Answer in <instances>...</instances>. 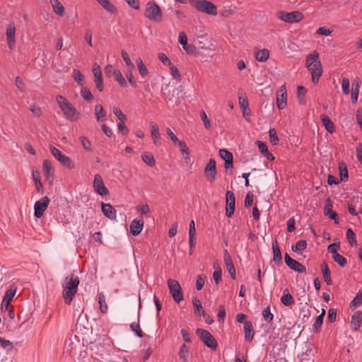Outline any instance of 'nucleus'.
I'll return each mask as SVG.
<instances>
[{"instance_id": "obj_1", "label": "nucleus", "mask_w": 362, "mask_h": 362, "mask_svg": "<svg viewBox=\"0 0 362 362\" xmlns=\"http://www.w3.org/2000/svg\"><path fill=\"white\" fill-rule=\"evenodd\" d=\"M79 278L72 274L66 276L62 283L63 297L66 304H70L77 292L79 284Z\"/></svg>"}, {"instance_id": "obj_2", "label": "nucleus", "mask_w": 362, "mask_h": 362, "mask_svg": "<svg viewBox=\"0 0 362 362\" xmlns=\"http://www.w3.org/2000/svg\"><path fill=\"white\" fill-rule=\"evenodd\" d=\"M305 66L312 74V81L317 83L322 74V67L317 51H313L307 56Z\"/></svg>"}, {"instance_id": "obj_3", "label": "nucleus", "mask_w": 362, "mask_h": 362, "mask_svg": "<svg viewBox=\"0 0 362 362\" xmlns=\"http://www.w3.org/2000/svg\"><path fill=\"white\" fill-rule=\"evenodd\" d=\"M56 100L66 119L69 121L78 119L80 113L64 96L57 95Z\"/></svg>"}, {"instance_id": "obj_4", "label": "nucleus", "mask_w": 362, "mask_h": 362, "mask_svg": "<svg viewBox=\"0 0 362 362\" xmlns=\"http://www.w3.org/2000/svg\"><path fill=\"white\" fill-rule=\"evenodd\" d=\"M189 5L195 8L197 11L210 15H217L216 6L208 0H188Z\"/></svg>"}, {"instance_id": "obj_5", "label": "nucleus", "mask_w": 362, "mask_h": 362, "mask_svg": "<svg viewBox=\"0 0 362 362\" xmlns=\"http://www.w3.org/2000/svg\"><path fill=\"white\" fill-rule=\"evenodd\" d=\"M144 16L150 21L160 22L162 21V12L160 7L154 2H148L144 12Z\"/></svg>"}, {"instance_id": "obj_6", "label": "nucleus", "mask_w": 362, "mask_h": 362, "mask_svg": "<svg viewBox=\"0 0 362 362\" xmlns=\"http://www.w3.org/2000/svg\"><path fill=\"white\" fill-rule=\"evenodd\" d=\"M276 17L286 23H294L300 21L303 18V15L302 13L297 11L290 13L279 11L276 13Z\"/></svg>"}, {"instance_id": "obj_7", "label": "nucleus", "mask_w": 362, "mask_h": 362, "mask_svg": "<svg viewBox=\"0 0 362 362\" xmlns=\"http://www.w3.org/2000/svg\"><path fill=\"white\" fill-rule=\"evenodd\" d=\"M196 333L199 335L201 341L209 348L212 350H216L217 348V341L211 334L203 329L198 328Z\"/></svg>"}, {"instance_id": "obj_8", "label": "nucleus", "mask_w": 362, "mask_h": 362, "mask_svg": "<svg viewBox=\"0 0 362 362\" xmlns=\"http://www.w3.org/2000/svg\"><path fill=\"white\" fill-rule=\"evenodd\" d=\"M168 286L174 300L177 303L182 301L183 300V295L181 286L178 281L170 279L168 280Z\"/></svg>"}, {"instance_id": "obj_9", "label": "nucleus", "mask_w": 362, "mask_h": 362, "mask_svg": "<svg viewBox=\"0 0 362 362\" xmlns=\"http://www.w3.org/2000/svg\"><path fill=\"white\" fill-rule=\"evenodd\" d=\"M50 151L54 157L57 159L63 165L69 169L74 168V163L70 158L63 154L59 149L54 146H50Z\"/></svg>"}, {"instance_id": "obj_10", "label": "nucleus", "mask_w": 362, "mask_h": 362, "mask_svg": "<svg viewBox=\"0 0 362 362\" xmlns=\"http://www.w3.org/2000/svg\"><path fill=\"white\" fill-rule=\"evenodd\" d=\"M204 173L209 182H213L216 180L217 171L216 160L214 159L211 158L209 160V163L204 168Z\"/></svg>"}, {"instance_id": "obj_11", "label": "nucleus", "mask_w": 362, "mask_h": 362, "mask_svg": "<svg viewBox=\"0 0 362 362\" xmlns=\"http://www.w3.org/2000/svg\"><path fill=\"white\" fill-rule=\"evenodd\" d=\"M93 187L95 192L101 196H106L109 194V191L105 186L103 178L100 174L95 175Z\"/></svg>"}, {"instance_id": "obj_12", "label": "nucleus", "mask_w": 362, "mask_h": 362, "mask_svg": "<svg viewBox=\"0 0 362 362\" xmlns=\"http://www.w3.org/2000/svg\"><path fill=\"white\" fill-rule=\"evenodd\" d=\"M49 203V199L47 197H44L35 202L34 209L36 218H40L43 215L45 211L48 207Z\"/></svg>"}, {"instance_id": "obj_13", "label": "nucleus", "mask_w": 362, "mask_h": 362, "mask_svg": "<svg viewBox=\"0 0 362 362\" xmlns=\"http://www.w3.org/2000/svg\"><path fill=\"white\" fill-rule=\"evenodd\" d=\"M226 215L228 217H231L235 211V198L234 193L232 191H227L226 194Z\"/></svg>"}, {"instance_id": "obj_14", "label": "nucleus", "mask_w": 362, "mask_h": 362, "mask_svg": "<svg viewBox=\"0 0 362 362\" xmlns=\"http://www.w3.org/2000/svg\"><path fill=\"white\" fill-rule=\"evenodd\" d=\"M285 263L292 270L299 273H305L306 268L298 261L292 259L287 253L285 255Z\"/></svg>"}, {"instance_id": "obj_15", "label": "nucleus", "mask_w": 362, "mask_h": 362, "mask_svg": "<svg viewBox=\"0 0 362 362\" xmlns=\"http://www.w3.org/2000/svg\"><path fill=\"white\" fill-rule=\"evenodd\" d=\"M287 92L286 85H282L276 94V106L279 110H283L286 105Z\"/></svg>"}, {"instance_id": "obj_16", "label": "nucleus", "mask_w": 362, "mask_h": 362, "mask_svg": "<svg viewBox=\"0 0 362 362\" xmlns=\"http://www.w3.org/2000/svg\"><path fill=\"white\" fill-rule=\"evenodd\" d=\"M93 73L95 77V83L97 89L101 92L103 90V80L102 78V72L100 66L95 64L93 66Z\"/></svg>"}, {"instance_id": "obj_17", "label": "nucleus", "mask_w": 362, "mask_h": 362, "mask_svg": "<svg viewBox=\"0 0 362 362\" xmlns=\"http://www.w3.org/2000/svg\"><path fill=\"white\" fill-rule=\"evenodd\" d=\"M179 42L182 45L184 50L188 54H193L196 47L194 45L187 44V37L184 32H180L178 37Z\"/></svg>"}, {"instance_id": "obj_18", "label": "nucleus", "mask_w": 362, "mask_h": 362, "mask_svg": "<svg viewBox=\"0 0 362 362\" xmlns=\"http://www.w3.org/2000/svg\"><path fill=\"white\" fill-rule=\"evenodd\" d=\"M15 33H16V28L13 24H9L6 29V40L8 43V48L10 49H13L15 47Z\"/></svg>"}, {"instance_id": "obj_19", "label": "nucleus", "mask_w": 362, "mask_h": 362, "mask_svg": "<svg viewBox=\"0 0 362 362\" xmlns=\"http://www.w3.org/2000/svg\"><path fill=\"white\" fill-rule=\"evenodd\" d=\"M332 207L333 204L331 199L327 198L324 208V214L330 218L331 219L334 220L336 223H338V214L335 211H332Z\"/></svg>"}, {"instance_id": "obj_20", "label": "nucleus", "mask_w": 362, "mask_h": 362, "mask_svg": "<svg viewBox=\"0 0 362 362\" xmlns=\"http://www.w3.org/2000/svg\"><path fill=\"white\" fill-rule=\"evenodd\" d=\"M144 228V221L142 219H134L133 220L129 226L130 233L136 236L138 235Z\"/></svg>"}, {"instance_id": "obj_21", "label": "nucleus", "mask_w": 362, "mask_h": 362, "mask_svg": "<svg viewBox=\"0 0 362 362\" xmlns=\"http://www.w3.org/2000/svg\"><path fill=\"white\" fill-rule=\"evenodd\" d=\"M224 262L228 272L230 275V277L233 279H235V270L231 259V257L227 250L224 251Z\"/></svg>"}, {"instance_id": "obj_22", "label": "nucleus", "mask_w": 362, "mask_h": 362, "mask_svg": "<svg viewBox=\"0 0 362 362\" xmlns=\"http://www.w3.org/2000/svg\"><path fill=\"white\" fill-rule=\"evenodd\" d=\"M272 252H273V261L276 264H280L282 263V255L281 252L278 245L277 240L275 239L272 242Z\"/></svg>"}, {"instance_id": "obj_23", "label": "nucleus", "mask_w": 362, "mask_h": 362, "mask_svg": "<svg viewBox=\"0 0 362 362\" xmlns=\"http://www.w3.org/2000/svg\"><path fill=\"white\" fill-rule=\"evenodd\" d=\"M102 212L110 220L116 218V210L110 204L102 203Z\"/></svg>"}, {"instance_id": "obj_24", "label": "nucleus", "mask_w": 362, "mask_h": 362, "mask_svg": "<svg viewBox=\"0 0 362 362\" xmlns=\"http://www.w3.org/2000/svg\"><path fill=\"white\" fill-rule=\"evenodd\" d=\"M244 333L245 340L251 341L253 339L255 332L250 321L244 322Z\"/></svg>"}, {"instance_id": "obj_25", "label": "nucleus", "mask_w": 362, "mask_h": 362, "mask_svg": "<svg viewBox=\"0 0 362 362\" xmlns=\"http://www.w3.org/2000/svg\"><path fill=\"white\" fill-rule=\"evenodd\" d=\"M149 126L151 128V137L153 140V143L155 145L158 146L159 145V139L160 137L159 130H158V127L156 123H154L153 122L149 123Z\"/></svg>"}, {"instance_id": "obj_26", "label": "nucleus", "mask_w": 362, "mask_h": 362, "mask_svg": "<svg viewBox=\"0 0 362 362\" xmlns=\"http://www.w3.org/2000/svg\"><path fill=\"white\" fill-rule=\"evenodd\" d=\"M362 321V312L356 311L351 317V324L354 331L358 330Z\"/></svg>"}, {"instance_id": "obj_27", "label": "nucleus", "mask_w": 362, "mask_h": 362, "mask_svg": "<svg viewBox=\"0 0 362 362\" xmlns=\"http://www.w3.org/2000/svg\"><path fill=\"white\" fill-rule=\"evenodd\" d=\"M320 267H321L322 274L323 275V278H324L325 283L329 286L332 285V281L331 279L330 270L328 267V265L327 264V263L325 262H324L321 264Z\"/></svg>"}, {"instance_id": "obj_28", "label": "nucleus", "mask_w": 362, "mask_h": 362, "mask_svg": "<svg viewBox=\"0 0 362 362\" xmlns=\"http://www.w3.org/2000/svg\"><path fill=\"white\" fill-rule=\"evenodd\" d=\"M54 12L59 16L64 14V8L59 0H49Z\"/></svg>"}, {"instance_id": "obj_29", "label": "nucleus", "mask_w": 362, "mask_h": 362, "mask_svg": "<svg viewBox=\"0 0 362 362\" xmlns=\"http://www.w3.org/2000/svg\"><path fill=\"white\" fill-rule=\"evenodd\" d=\"M322 122L325 127L326 130L329 133H333L335 131V127L334 123L329 119V117L327 115L321 116Z\"/></svg>"}, {"instance_id": "obj_30", "label": "nucleus", "mask_w": 362, "mask_h": 362, "mask_svg": "<svg viewBox=\"0 0 362 362\" xmlns=\"http://www.w3.org/2000/svg\"><path fill=\"white\" fill-rule=\"evenodd\" d=\"M281 302L286 306H289L294 303L293 298L290 294L288 288L284 291L283 296L281 297Z\"/></svg>"}, {"instance_id": "obj_31", "label": "nucleus", "mask_w": 362, "mask_h": 362, "mask_svg": "<svg viewBox=\"0 0 362 362\" xmlns=\"http://www.w3.org/2000/svg\"><path fill=\"white\" fill-rule=\"evenodd\" d=\"M307 93V90L304 86H298L297 88V96L298 99V102L300 105H305V95Z\"/></svg>"}, {"instance_id": "obj_32", "label": "nucleus", "mask_w": 362, "mask_h": 362, "mask_svg": "<svg viewBox=\"0 0 362 362\" xmlns=\"http://www.w3.org/2000/svg\"><path fill=\"white\" fill-rule=\"evenodd\" d=\"M360 89V82L358 81H355L352 83V90H351V100L352 103H355L358 100V94Z\"/></svg>"}, {"instance_id": "obj_33", "label": "nucleus", "mask_w": 362, "mask_h": 362, "mask_svg": "<svg viewBox=\"0 0 362 362\" xmlns=\"http://www.w3.org/2000/svg\"><path fill=\"white\" fill-rule=\"evenodd\" d=\"M180 148V151H182V153L184 156V158L185 160L187 161L189 160V148L186 144V143L183 141H179L178 142H177V144Z\"/></svg>"}, {"instance_id": "obj_34", "label": "nucleus", "mask_w": 362, "mask_h": 362, "mask_svg": "<svg viewBox=\"0 0 362 362\" xmlns=\"http://www.w3.org/2000/svg\"><path fill=\"white\" fill-rule=\"evenodd\" d=\"M192 304L194 307V313L196 315L201 316L203 310L200 300L197 297L192 298Z\"/></svg>"}, {"instance_id": "obj_35", "label": "nucleus", "mask_w": 362, "mask_h": 362, "mask_svg": "<svg viewBox=\"0 0 362 362\" xmlns=\"http://www.w3.org/2000/svg\"><path fill=\"white\" fill-rule=\"evenodd\" d=\"M43 171L45 175L49 178V176H53L54 168L51 163L48 160H45L42 165Z\"/></svg>"}, {"instance_id": "obj_36", "label": "nucleus", "mask_w": 362, "mask_h": 362, "mask_svg": "<svg viewBox=\"0 0 362 362\" xmlns=\"http://www.w3.org/2000/svg\"><path fill=\"white\" fill-rule=\"evenodd\" d=\"M269 57V52L267 49H263L258 51L256 54V59L260 62H266Z\"/></svg>"}, {"instance_id": "obj_37", "label": "nucleus", "mask_w": 362, "mask_h": 362, "mask_svg": "<svg viewBox=\"0 0 362 362\" xmlns=\"http://www.w3.org/2000/svg\"><path fill=\"white\" fill-rule=\"evenodd\" d=\"M98 301L100 304V312L103 314L106 313L107 312L108 307L106 303L105 296L103 293H99Z\"/></svg>"}, {"instance_id": "obj_38", "label": "nucleus", "mask_w": 362, "mask_h": 362, "mask_svg": "<svg viewBox=\"0 0 362 362\" xmlns=\"http://www.w3.org/2000/svg\"><path fill=\"white\" fill-rule=\"evenodd\" d=\"M362 303V289L360 290L350 303V308H356Z\"/></svg>"}, {"instance_id": "obj_39", "label": "nucleus", "mask_w": 362, "mask_h": 362, "mask_svg": "<svg viewBox=\"0 0 362 362\" xmlns=\"http://www.w3.org/2000/svg\"><path fill=\"white\" fill-rule=\"evenodd\" d=\"M95 111L97 121H104L105 117V113L104 112L103 106L101 105H96L95 107Z\"/></svg>"}, {"instance_id": "obj_40", "label": "nucleus", "mask_w": 362, "mask_h": 362, "mask_svg": "<svg viewBox=\"0 0 362 362\" xmlns=\"http://www.w3.org/2000/svg\"><path fill=\"white\" fill-rule=\"evenodd\" d=\"M136 64H137L139 72L140 75L142 77L147 76L148 74V71L147 70L146 65L144 64V62L142 61V59L141 58L137 59Z\"/></svg>"}, {"instance_id": "obj_41", "label": "nucleus", "mask_w": 362, "mask_h": 362, "mask_svg": "<svg viewBox=\"0 0 362 362\" xmlns=\"http://www.w3.org/2000/svg\"><path fill=\"white\" fill-rule=\"evenodd\" d=\"M105 10L108 12L114 13L115 11V6L109 1V0H96Z\"/></svg>"}, {"instance_id": "obj_42", "label": "nucleus", "mask_w": 362, "mask_h": 362, "mask_svg": "<svg viewBox=\"0 0 362 362\" xmlns=\"http://www.w3.org/2000/svg\"><path fill=\"white\" fill-rule=\"evenodd\" d=\"M346 238L351 246H356L357 242L356 240V235L351 228H348L346 230Z\"/></svg>"}, {"instance_id": "obj_43", "label": "nucleus", "mask_w": 362, "mask_h": 362, "mask_svg": "<svg viewBox=\"0 0 362 362\" xmlns=\"http://www.w3.org/2000/svg\"><path fill=\"white\" fill-rule=\"evenodd\" d=\"M307 247V242L304 240L298 241L295 246H292V250L293 252H300Z\"/></svg>"}, {"instance_id": "obj_44", "label": "nucleus", "mask_w": 362, "mask_h": 362, "mask_svg": "<svg viewBox=\"0 0 362 362\" xmlns=\"http://www.w3.org/2000/svg\"><path fill=\"white\" fill-rule=\"evenodd\" d=\"M339 171L341 180H346L348 179V170L346 164L344 162L339 163Z\"/></svg>"}, {"instance_id": "obj_45", "label": "nucleus", "mask_w": 362, "mask_h": 362, "mask_svg": "<svg viewBox=\"0 0 362 362\" xmlns=\"http://www.w3.org/2000/svg\"><path fill=\"white\" fill-rule=\"evenodd\" d=\"M332 259L341 267H344L347 264L346 259L339 253L334 255Z\"/></svg>"}, {"instance_id": "obj_46", "label": "nucleus", "mask_w": 362, "mask_h": 362, "mask_svg": "<svg viewBox=\"0 0 362 362\" xmlns=\"http://www.w3.org/2000/svg\"><path fill=\"white\" fill-rule=\"evenodd\" d=\"M200 117H201L202 121L203 122L205 129H210L211 127V122L209 119L207 115L204 110L200 111Z\"/></svg>"}, {"instance_id": "obj_47", "label": "nucleus", "mask_w": 362, "mask_h": 362, "mask_svg": "<svg viewBox=\"0 0 362 362\" xmlns=\"http://www.w3.org/2000/svg\"><path fill=\"white\" fill-rule=\"evenodd\" d=\"M16 292V288H9L5 293L3 300L6 302V303H10L11 300L13 299V296H15Z\"/></svg>"}, {"instance_id": "obj_48", "label": "nucleus", "mask_w": 362, "mask_h": 362, "mask_svg": "<svg viewBox=\"0 0 362 362\" xmlns=\"http://www.w3.org/2000/svg\"><path fill=\"white\" fill-rule=\"evenodd\" d=\"M142 160L148 165L153 167L155 165V160L153 156L150 153L143 154L141 156Z\"/></svg>"}, {"instance_id": "obj_49", "label": "nucleus", "mask_w": 362, "mask_h": 362, "mask_svg": "<svg viewBox=\"0 0 362 362\" xmlns=\"http://www.w3.org/2000/svg\"><path fill=\"white\" fill-rule=\"evenodd\" d=\"M178 355L180 358L182 359L184 362L187 361L188 358V349L185 344L180 346Z\"/></svg>"}, {"instance_id": "obj_50", "label": "nucleus", "mask_w": 362, "mask_h": 362, "mask_svg": "<svg viewBox=\"0 0 362 362\" xmlns=\"http://www.w3.org/2000/svg\"><path fill=\"white\" fill-rule=\"evenodd\" d=\"M239 105L240 108L243 110L244 117H245V110L248 107V100L246 96H239Z\"/></svg>"}, {"instance_id": "obj_51", "label": "nucleus", "mask_w": 362, "mask_h": 362, "mask_svg": "<svg viewBox=\"0 0 362 362\" xmlns=\"http://www.w3.org/2000/svg\"><path fill=\"white\" fill-rule=\"evenodd\" d=\"M114 76L115 80L120 84L121 86H124L127 85V81L122 73L119 70L114 71Z\"/></svg>"}, {"instance_id": "obj_52", "label": "nucleus", "mask_w": 362, "mask_h": 362, "mask_svg": "<svg viewBox=\"0 0 362 362\" xmlns=\"http://www.w3.org/2000/svg\"><path fill=\"white\" fill-rule=\"evenodd\" d=\"M72 76L74 81L77 82L78 85H82L83 81V76L79 70L74 69Z\"/></svg>"}, {"instance_id": "obj_53", "label": "nucleus", "mask_w": 362, "mask_h": 362, "mask_svg": "<svg viewBox=\"0 0 362 362\" xmlns=\"http://www.w3.org/2000/svg\"><path fill=\"white\" fill-rule=\"evenodd\" d=\"M81 95L87 101H91L93 99V96L91 92L86 87L82 88L81 90Z\"/></svg>"}, {"instance_id": "obj_54", "label": "nucleus", "mask_w": 362, "mask_h": 362, "mask_svg": "<svg viewBox=\"0 0 362 362\" xmlns=\"http://www.w3.org/2000/svg\"><path fill=\"white\" fill-rule=\"evenodd\" d=\"M130 328L139 337H142L144 336V332L141 331L139 322L131 323Z\"/></svg>"}, {"instance_id": "obj_55", "label": "nucleus", "mask_w": 362, "mask_h": 362, "mask_svg": "<svg viewBox=\"0 0 362 362\" xmlns=\"http://www.w3.org/2000/svg\"><path fill=\"white\" fill-rule=\"evenodd\" d=\"M325 315V310L322 309V313L319 316L317 317V318L315 319V321L313 325L314 329H317L320 327H321L322 322H323Z\"/></svg>"}, {"instance_id": "obj_56", "label": "nucleus", "mask_w": 362, "mask_h": 362, "mask_svg": "<svg viewBox=\"0 0 362 362\" xmlns=\"http://www.w3.org/2000/svg\"><path fill=\"white\" fill-rule=\"evenodd\" d=\"M121 54H122V57L123 60L124 61L125 64H127V66L129 68L134 69V65L132 63L131 59L129 58L127 52L126 51L123 50V51H122Z\"/></svg>"}, {"instance_id": "obj_57", "label": "nucleus", "mask_w": 362, "mask_h": 362, "mask_svg": "<svg viewBox=\"0 0 362 362\" xmlns=\"http://www.w3.org/2000/svg\"><path fill=\"white\" fill-rule=\"evenodd\" d=\"M262 315H263V317L264 319L267 321V322H271L272 320H273V314L271 313V310H270V307L269 306H267V308H265L263 311H262Z\"/></svg>"}, {"instance_id": "obj_58", "label": "nucleus", "mask_w": 362, "mask_h": 362, "mask_svg": "<svg viewBox=\"0 0 362 362\" xmlns=\"http://www.w3.org/2000/svg\"><path fill=\"white\" fill-rule=\"evenodd\" d=\"M270 142L273 145H276L279 142V138L277 136L276 132L274 129H270L269 131Z\"/></svg>"}, {"instance_id": "obj_59", "label": "nucleus", "mask_w": 362, "mask_h": 362, "mask_svg": "<svg viewBox=\"0 0 362 362\" xmlns=\"http://www.w3.org/2000/svg\"><path fill=\"white\" fill-rule=\"evenodd\" d=\"M218 153L220 157L224 160H228L233 158V154L226 149H220Z\"/></svg>"}, {"instance_id": "obj_60", "label": "nucleus", "mask_w": 362, "mask_h": 362, "mask_svg": "<svg viewBox=\"0 0 362 362\" xmlns=\"http://www.w3.org/2000/svg\"><path fill=\"white\" fill-rule=\"evenodd\" d=\"M339 243H334L328 246L327 250L329 252L332 253V257H333L334 255L338 254L337 250L339 248Z\"/></svg>"}, {"instance_id": "obj_61", "label": "nucleus", "mask_w": 362, "mask_h": 362, "mask_svg": "<svg viewBox=\"0 0 362 362\" xmlns=\"http://www.w3.org/2000/svg\"><path fill=\"white\" fill-rule=\"evenodd\" d=\"M112 110L114 115L118 118V119L120 120V122H123L127 119L126 115L122 112V110L119 108L114 107Z\"/></svg>"}, {"instance_id": "obj_62", "label": "nucleus", "mask_w": 362, "mask_h": 362, "mask_svg": "<svg viewBox=\"0 0 362 362\" xmlns=\"http://www.w3.org/2000/svg\"><path fill=\"white\" fill-rule=\"evenodd\" d=\"M0 346L1 348L7 350H11L13 348L12 343L8 340L0 337Z\"/></svg>"}, {"instance_id": "obj_63", "label": "nucleus", "mask_w": 362, "mask_h": 362, "mask_svg": "<svg viewBox=\"0 0 362 362\" xmlns=\"http://www.w3.org/2000/svg\"><path fill=\"white\" fill-rule=\"evenodd\" d=\"M81 144L83 148L88 151H92L91 144L90 141L84 136H82L81 138Z\"/></svg>"}, {"instance_id": "obj_64", "label": "nucleus", "mask_w": 362, "mask_h": 362, "mask_svg": "<svg viewBox=\"0 0 362 362\" xmlns=\"http://www.w3.org/2000/svg\"><path fill=\"white\" fill-rule=\"evenodd\" d=\"M169 66L170 68V72H171V74H172L173 78H175L177 81H180L181 76H180V74L177 67L174 66L172 64H171V66Z\"/></svg>"}]
</instances>
